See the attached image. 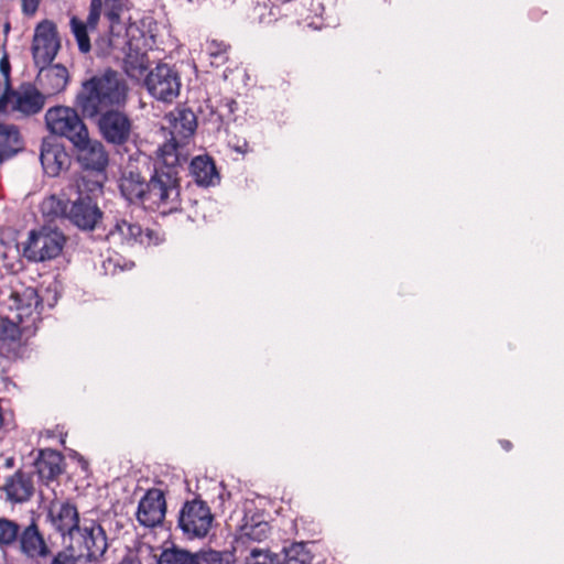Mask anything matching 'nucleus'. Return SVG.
<instances>
[{
    "label": "nucleus",
    "instance_id": "obj_23",
    "mask_svg": "<svg viewBox=\"0 0 564 564\" xmlns=\"http://www.w3.org/2000/svg\"><path fill=\"white\" fill-rule=\"evenodd\" d=\"M189 172L199 186H214L220 181L215 162L208 155H197L193 158L189 163Z\"/></svg>",
    "mask_w": 564,
    "mask_h": 564
},
{
    "label": "nucleus",
    "instance_id": "obj_36",
    "mask_svg": "<svg viewBox=\"0 0 564 564\" xmlns=\"http://www.w3.org/2000/svg\"><path fill=\"white\" fill-rule=\"evenodd\" d=\"M106 1V19H121L123 10L127 8L128 0H105Z\"/></svg>",
    "mask_w": 564,
    "mask_h": 564
},
{
    "label": "nucleus",
    "instance_id": "obj_13",
    "mask_svg": "<svg viewBox=\"0 0 564 564\" xmlns=\"http://www.w3.org/2000/svg\"><path fill=\"white\" fill-rule=\"evenodd\" d=\"M45 521L61 535L63 544L82 523L77 507L69 500L57 499L47 505Z\"/></svg>",
    "mask_w": 564,
    "mask_h": 564
},
{
    "label": "nucleus",
    "instance_id": "obj_31",
    "mask_svg": "<svg viewBox=\"0 0 564 564\" xmlns=\"http://www.w3.org/2000/svg\"><path fill=\"white\" fill-rule=\"evenodd\" d=\"M230 45L224 41L212 39L206 41L205 51L210 58V65L219 67L227 63Z\"/></svg>",
    "mask_w": 564,
    "mask_h": 564
},
{
    "label": "nucleus",
    "instance_id": "obj_35",
    "mask_svg": "<svg viewBox=\"0 0 564 564\" xmlns=\"http://www.w3.org/2000/svg\"><path fill=\"white\" fill-rule=\"evenodd\" d=\"M232 561L230 552L208 550L196 553V564H230Z\"/></svg>",
    "mask_w": 564,
    "mask_h": 564
},
{
    "label": "nucleus",
    "instance_id": "obj_33",
    "mask_svg": "<svg viewBox=\"0 0 564 564\" xmlns=\"http://www.w3.org/2000/svg\"><path fill=\"white\" fill-rule=\"evenodd\" d=\"M284 558L295 564H312L313 556L307 549V543L296 542L284 547Z\"/></svg>",
    "mask_w": 564,
    "mask_h": 564
},
{
    "label": "nucleus",
    "instance_id": "obj_15",
    "mask_svg": "<svg viewBox=\"0 0 564 564\" xmlns=\"http://www.w3.org/2000/svg\"><path fill=\"white\" fill-rule=\"evenodd\" d=\"M72 145L76 160L85 172H106L109 158L101 141L91 139L88 132L82 138V142Z\"/></svg>",
    "mask_w": 564,
    "mask_h": 564
},
{
    "label": "nucleus",
    "instance_id": "obj_14",
    "mask_svg": "<svg viewBox=\"0 0 564 564\" xmlns=\"http://www.w3.org/2000/svg\"><path fill=\"white\" fill-rule=\"evenodd\" d=\"M61 47L57 28L50 20L41 21L34 30L32 55L35 66H48Z\"/></svg>",
    "mask_w": 564,
    "mask_h": 564
},
{
    "label": "nucleus",
    "instance_id": "obj_9",
    "mask_svg": "<svg viewBox=\"0 0 564 564\" xmlns=\"http://www.w3.org/2000/svg\"><path fill=\"white\" fill-rule=\"evenodd\" d=\"M144 86L154 99L171 104L180 95L181 77L174 66L160 63L148 73Z\"/></svg>",
    "mask_w": 564,
    "mask_h": 564
},
{
    "label": "nucleus",
    "instance_id": "obj_42",
    "mask_svg": "<svg viewBox=\"0 0 564 564\" xmlns=\"http://www.w3.org/2000/svg\"><path fill=\"white\" fill-rule=\"evenodd\" d=\"M500 444H501V446H502V448H503L505 451H510V449H511V447H512L511 442H510V441H507V440H502V441H500Z\"/></svg>",
    "mask_w": 564,
    "mask_h": 564
},
{
    "label": "nucleus",
    "instance_id": "obj_4",
    "mask_svg": "<svg viewBox=\"0 0 564 564\" xmlns=\"http://www.w3.org/2000/svg\"><path fill=\"white\" fill-rule=\"evenodd\" d=\"M64 545L80 560L99 563L108 550V540L100 523L91 519H84Z\"/></svg>",
    "mask_w": 564,
    "mask_h": 564
},
{
    "label": "nucleus",
    "instance_id": "obj_28",
    "mask_svg": "<svg viewBox=\"0 0 564 564\" xmlns=\"http://www.w3.org/2000/svg\"><path fill=\"white\" fill-rule=\"evenodd\" d=\"M86 172L77 181V196H88L96 200L102 194L104 182L106 180L105 172Z\"/></svg>",
    "mask_w": 564,
    "mask_h": 564
},
{
    "label": "nucleus",
    "instance_id": "obj_37",
    "mask_svg": "<svg viewBox=\"0 0 564 564\" xmlns=\"http://www.w3.org/2000/svg\"><path fill=\"white\" fill-rule=\"evenodd\" d=\"M276 555H271L261 550L254 549L247 557L246 564H276Z\"/></svg>",
    "mask_w": 564,
    "mask_h": 564
},
{
    "label": "nucleus",
    "instance_id": "obj_26",
    "mask_svg": "<svg viewBox=\"0 0 564 564\" xmlns=\"http://www.w3.org/2000/svg\"><path fill=\"white\" fill-rule=\"evenodd\" d=\"M62 462L63 456L57 451L45 448L39 452L34 466L42 479L52 480L62 474Z\"/></svg>",
    "mask_w": 564,
    "mask_h": 564
},
{
    "label": "nucleus",
    "instance_id": "obj_39",
    "mask_svg": "<svg viewBox=\"0 0 564 564\" xmlns=\"http://www.w3.org/2000/svg\"><path fill=\"white\" fill-rule=\"evenodd\" d=\"M41 0H21V11L26 18H32L39 10Z\"/></svg>",
    "mask_w": 564,
    "mask_h": 564
},
{
    "label": "nucleus",
    "instance_id": "obj_44",
    "mask_svg": "<svg viewBox=\"0 0 564 564\" xmlns=\"http://www.w3.org/2000/svg\"><path fill=\"white\" fill-rule=\"evenodd\" d=\"M2 364H3V356H2V354L0 352V376H1V375L3 373V371H4V368H3Z\"/></svg>",
    "mask_w": 564,
    "mask_h": 564
},
{
    "label": "nucleus",
    "instance_id": "obj_34",
    "mask_svg": "<svg viewBox=\"0 0 564 564\" xmlns=\"http://www.w3.org/2000/svg\"><path fill=\"white\" fill-rule=\"evenodd\" d=\"M21 527L13 520L0 518V546L17 544Z\"/></svg>",
    "mask_w": 564,
    "mask_h": 564
},
{
    "label": "nucleus",
    "instance_id": "obj_19",
    "mask_svg": "<svg viewBox=\"0 0 564 564\" xmlns=\"http://www.w3.org/2000/svg\"><path fill=\"white\" fill-rule=\"evenodd\" d=\"M171 123V139L165 143H174L177 151L183 153L185 142L194 134L197 128L195 113L188 109H176L169 113Z\"/></svg>",
    "mask_w": 564,
    "mask_h": 564
},
{
    "label": "nucleus",
    "instance_id": "obj_10",
    "mask_svg": "<svg viewBox=\"0 0 564 564\" xmlns=\"http://www.w3.org/2000/svg\"><path fill=\"white\" fill-rule=\"evenodd\" d=\"M106 240L115 247H133L135 245L151 246L159 243L158 235L151 230H143L138 223L126 218H116L108 227Z\"/></svg>",
    "mask_w": 564,
    "mask_h": 564
},
{
    "label": "nucleus",
    "instance_id": "obj_12",
    "mask_svg": "<svg viewBox=\"0 0 564 564\" xmlns=\"http://www.w3.org/2000/svg\"><path fill=\"white\" fill-rule=\"evenodd\" d=\"M212 521L210 509L203 500L186 501L180 510L178 528L189 539L206 536Z\"/></svg>",
    "mask_w": 564,
    "mask_h": 564
},
{
    "label": "nucleus",
    "instance_id": "obj_29",
    "mask_svg": "<svg viewBox=\"0 0 564 564\" xmlns=\"http://www.w3.org/2000/svg\"><path fill=\"white\" fill-rule=\"evenodd\" d=\"M238 110V102L232 98H224L219 101L216 111L212 115V120L216 123V129L227 130L230 122H235L236 111Z\"/></svg>",
    "mask_w": 564,
    "mask_h": 564
},
{
    "label": "nucleus",
    "instance_id": "obj_1",
    "mask_svg": "<svg viewBox=\"0 0 564 564\" xmlns=\"http://www.w3.org/2000/svg\"><path fill=\"white\" fill-rule=\"evenodd\" d=\"M187 158L177 151L174 143H163L154 159L147 158L148 176L139 171L123 173L119 181L122 197L132 205L162 215L181 208L180 173Z\"/></svg>",
    "mask_w": 564,
    "mask_h": 564
},
{
    "label": "nucleus",
    "instance_id": "obj_46",
    "mask_svg": "<svg viewBox=\"0 0 564 564\" xmlns=\"http://www.w3.org/2000/svg\"><path fill=\"white\" fill-rule=\"evenodd\" d=\"M186 1L192 4H199L203 0H186Z\"/></svg>",
    "mask_w": 564,
    "mask_h": 564
},
{
    "label": "nucleus",
    "instance_id": "obj_17",
    "mask_svg": "<svg viewBox=\"0 0 564 564\" xmlns=\"http://www.w3.org/2000/svg\"><path fill=\"white\" fill-rule=\"evenodd\" d=\"M102 11L101 0H91L89 4V12L86 21L72 17L69 25L72 33L77 42V46L80 53H89L91 51L90 36L97 31L98 22L100 20Z\"/></svg>",
    "mask_w": 564,
    "mask_h": 564
},
{
    "label": "nucleus",
    "instance_id": "obj_24",
    "mask_svg": "<svg viewBox=\"0 0 564 564\" xmlns=\"http://www.w3.org/2000/svg\"><path fill=\"white\" fill-rule=\"evenodd\" d=\"M240 539H246L254 542H262L265 540L270 532L269 523L263 519L259 512H246L241 524L239 525Z\"/></svg>",
    "mask_w": 564,
    "mask_h": 564
},
{
    "label": "nucleus",
    "instance_id": "obj_30",
    "mask_svg": "<svg viewBox=\"0 0 564 564\" xmlns=\"http://www.w3.org/2000/svg\"><path fill=\"white\" fill-rule=\"evenodd\" d=\"M158 564H196V553H191L178 547L164 549Z\"/></svg>",
    "mask_w": 564,
    "mask_h": 564
},
{
    "label": "nucleus",
    "instance_id": "obj_11",
    "mask_svg": "<svg viewBox=\"0 0 564 564\" xmlns=\"http://www.w3.org/2000/svg\"><path fill=\"white\" fill-rule=\"evenodd\" d=\"M93 122L108 144L122 147L131 139L132 120L120 108H111Z\"/></svg>",
    "mask_w": 564,
    "mask_h": 564
},
{
    "label": "nucleus",
    "instance_id": "obj_6",
    "mask_svg": "<svg viewBox=\"0 0 564 564\" xmlns=\"http://www.w3.org/2000/svg\"><path fill=\"white\" fill-rule=\"evenodd\" d=\"M77 108L55 106L45 113L47 129L55 135L67 139L72 144L82 142V138L89 132Z\"/></svg>",
    "mask_w": 564,
    "mask_h": 564
},
{
    "label": "nucleus",
    "instance_id": "obj_27",
    "mask_svg": "<svg viewBox=\"0 0 564 564\" xmlns=\"http://www.w3.org/2000/svg\"><path fill=\"white\" fill-rule=\"evenodd\" d=\"M22 148L18 127L0 123V163L13 158Z\"/></svg>",
    "mask_w": 564,
    "mask_h": 564
},
{
    "label": "nucleus",
    "instance_id": "obj_7",
    "mask_svg": "<svg viewBox=\"0 0 564 564\" xmlns=\"http://www.w3.org/2000/svg\"><path fill=\"white\" fill-rule=\"evenodd\" d=\"M42 305L36 289L28 286L14 290L8 300L7 318L14 323L20 333L29 332L39 318V307Z\"/></svg>",
    "mask_w": 564,
    "mask_h": 564
},
{
    "label": "nucleus",
    "instance_id": "obj_41",
    "mask_svg": "<svg viewBox=\"0 0 564 564\" xmlns=\"http://www.w3.org/2000/svg\"><path fill=\"white\" fill-rule=\"evenodd\" d=\"M234 150L238 153H241V154H245L249 151V145H248V142L246 140H243L242 144L241 145H236L234 148Z\"/></svg>",
    "mask_w": 564,
    "mask_h": 564
},
{
    "label": "nucleus",
    "instance_id": "obj_16",
    "mask_svg": "<svg viewBox=\"0 0 564 564\" xmlns=\"http://www.w3.org/2000/svg\"><path fill=\"white\" fill-rule=\"evenodd\" d=\"M102 215L97 202L88 196H77L69 200L67 220L79 230H94L101 221Z\"/></svg>",
    "mask_w": 564,
    "mask_h": 564
},
{
    "label": "nucleus",
    "instance_id": "obj_40",
    "mask_svg": "<svg viewBox=\"0 0 564 564\" xmlns=\"http://www.w3.org/2000/svg\"><path fill=\"white\" fill-rule=\"evenodd\" d=\"M0 72L4 77V88H8V84H11V80H10L11 65H10V62H9V58L7 55H3L0 58Z\"/></svg>",
    "mask_w": 564,
    "mask_h": 564
},
{
    "label": "nucleus",
    "instance_id": "obj_2",
    "mask_svg": "<svg viewBox=\"0 0 564 564\" xmlns=\"http://www.w3.org/2000/svg\"><path fill=\"white\" fill-rule=\"evenodd\" d=\"M128 99V86L122 76L107 69L82 83L74 106L82 117L95 121L111 108H123Z\"/></svg>",
    "mask_w": 564,
    "mask_h": 564
},
{
    "label": "nucleus",
    "instance_id": "obj_3",
    "mask_svg": "<svg viewBox=\"0 0 564 564\" xmlns=\"http://www.w3.org/2000/svg\"><path fill=\"white\" fill-rule=\"evenodd\" d=\"M108 26L102 31H96L91 50L98 57L124 56L126 72L131 77H138L147 70L145 54L132 55V44L128 40V31L121 19H107Z\"/></svg>",
    "mask_w": 564,
    "mask_h": 564
},
{
    "label": "nucleus",
    "instance_id": "obj_8",
    "mask_svg": "<svg viewBox=\"0 0 564 564\" xmlns=\"http://www.w3.org/2000/svg\"><path fill=\"white\" fill-rule=\"evenodd\" d=\"M65 242L66 238L62 231L44 227L39 231L30 232L23 253L30 261H48L61 254Z\"/></svg>",
    "mask_w": 564,
    "mask_h": 564
},
{
    "label": "nucleus",
    "instance_id": "obj_20",
    "mask_svg": "<svg viewBox=\"0 0 564 564\" xmlns=\"http://www.w3.org/2000/svg\"><path fill=\"white\" fill-rule=\"evenodd\" d=\"M17 543H19L21 553L32 560L46 558L52 553L34 520L21 529Z\"/></svg>",
    "mask_w": 564,
    "mask_h": 564
},
{
    "label": "nucleus",
    "instance_id": "obj_5",
    "mask_svg": "<svg viewBox=\"0 0 564 564\" xmlns=\"http://www.w3.org/2000/svg\"><path fill=\"white\" fill-rule=\"evenodd\" d=\"M46 96L34 84L21 83L18 88L8 84L0 96V112L8 110L19 113L21 117H31L40 113L45 106Z\"/></svg>",
    "mask_w": 564,
    "mask_h": 564
},
{
    "label": "nucleus",
    "instance_id": "obj_45",
    "mask_svg": "<svg viewBox=\"0 0 564 564\" xmlns=\"http://www.w3.org/2000/svg\"><path fill=\"white\" fill-rule=\"evenodd\" d=\"M3 31H4V33H6V34L10 31V23H9V22H7V23L3 25Z\"/></svg>",
    "mask_w": 564,
    "mask_h": 564
},
{
    "label": "nucleus",
    "instance_id": "obj_21",
    "mask_svg": "<svg viewBox=\"0 0 564 564\" xmlns=\"http://www.w3.org/2000/svg\"><path fill=\"white\" fill-rule=\"evenodd\" d=\"M40 161L44 173L55 177L67 166L69 158L62 144L46 138L41 144Z\"/></svg>",
    "mask_w": 564,
    "mask_h": 564
},
{
    "label": "nucleus",
    "instance_id": "obj_32",
    "mask_svg": "<svg viewBox=\"0 0 564 564\" xmlns=\"http://www.w3.org/2000/svg\"><path fill=\"white\" fill-rule=\"evenodd\" d=\"M42 212L45 216L51 218L63 217L67 219L69 200L52 195L43 200Z\"/></svg>",
    "mask_w": 564,
    "mask_h": 564
},
{
    "label": "nucleus",
    "instance_id": "obj_43",
    "mask_svg": "<svg viewBox=\"0 0 564 564\" xmlns=\"http://www.w3.org/2000/svg\"><path fill=\"white\" fill-rule=\"evenodd\" d=\"M276 564H295V563H293V562H291V561H289V560H285V558H283V561H280V560L276 557Z\"/></svg>",
    "mask_w": 564,
    "mask_h": 564
},
{
    "label": "nucleus",
    "instance_id": "obj_38",
    "mask_svg": "<svg viewBox=\"0 0 564 564\" xmlns=\"http://www.w3.org/2000/svg\"><path fill=\"white\" fill-rule=\"evenodd\" d=\"M80 558L66 547L63 551L57 552L50 564H77Z\"/></svg>",
    "mask_w": 564,
    "mask_h": 564
},
{
    "label": "nucleus",
    "instance_id": "obj_18",
    "mask_svg": "<svg viewBox=\"0 0 564 564\" xmlns=\"http://www.w3.org/2000/svg\"><path fill=\"white\" fill-rule=\"evenodd\" d=\"M166 502L160 489H150L141 498L137 510V520L145 528H154L162 523L165 517Z\"/></svg>",
    "mask_w": 564,
    "mask_h": 564
},
{
    "label": "nucleus",
    "instance_id": "obj_25",
    "mask_svg": "<svg viewBox=\"0 0 564 564\" xmlns=\"http://www.w3.org/2000/svg\"><path fill=\"white\" fill-rule=\"evenodd\" d=\"M33 480L31 476L23 471H17L9 477L4 485V491L8 499L13 502L28 501L33 495Z\"/></svg>",
    "mask_w": 564,
    "mask_h": 564
},
{
    "label": "nucleus",
    "instance_id": "obj_22",
    "mask_svg": "<svg viewBox=\"0 0 564 564\" xmlns=\"http://www.w3.org/2000/svg\"><path fill=\"white\" fill-rule=\"evenodd\" d=\"M36 67L39 68L36 80L46 97L65 90L69 74L64 65L51 63L48 66L37 65Z\"/></svg>",
    "mask_w": 564,
    "mask_h": 564
}]
</instances>
